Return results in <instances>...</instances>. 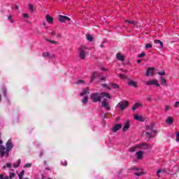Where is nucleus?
I'll list each match as a JSON object with an SVG mask.
<instances>
[{
	"mask_svg": "<svg viewBox=\"0 0 179 179\" xmlns=\"http://www.w3.org/2000/svg\"><path fill=\"white\" fill-rule=\"evenodd\" d=\"M101 99H103L102 101V107H103L105 110H110V104H108V100H110L111 99V95H110V94L107 92H94L90 95V99L92 101H94V103H99V101H101Z\"/></svg>",
	"mask_w": 179,
	"mask_h": 179,
	"instance_id": "f257e3e1",
	"label": "nucleus"
},
{
	"mask_svg": "<svg viewBox=\"0 0 179 179\" xmlns=\"http://www.w3.org/2000/svg\"><path fill=\"white\" fill-rule=\"evenodd\" d=\"M6 148L3 145H0V155L1 157H3L5 155L8 156L9 151L13 148V144H12V140L9 139L6 145Z\"/></svg>",
	"mask_w": 179,
	"mask_h": 179,
	"instance_id": "f03ea898",
	"label": "nucleus"
},
{
	"mask_svg": "<svg viewBox=\"0 0 179 179\" xmlns=\"http://www.w3.org/2000/svg\"><path fill=\"white\" fill-rule=\"evenodd\" d=\"M86 50H89V48L83 45H80L78 48L79 57L82 60L86 59V55L89 54V52H87Z\"/></svg>",
	"mask_w": 179,
	"mask_h": 179,
	"instance_id": "7ed1b4c3",
	"label": "nucleus"
},
{
	"mask_svg": "<svg viewBox=\"0 0 179 179\" xmlns=\"http://www.w3.org/2000/svg\"><path fill=\"white\" fill-rule=\"evenodd\" d=\"M156 134H157V131L154 130L152 126H147L146 131L143 133V135L147 136V138H153Z\"/></svg>",
	"mask_w": 179,
	"mask_h": 179,
	"instance_id": "20e7f679",
	"label": "nucleus"
},
{
	"mask_svg": "<svg viewBox=\"0 0 179 179\" xmlns=\"http://www.w3.org/2000/svg\"><path fill=\"white\" fill-rule=\"evenodd\" d=\"M150 145L148 143H141L138 145H136L134 147L131 148V152H134L135 149H141L142 150H146L148 149H150Z\"/></svg>",
	"mask_w": 179,
	"mask_h": 179,
	"instance_id": "39448f33",
	"label": "nucleus"
},
{
	"mask_svg": "<svg viewBox=\"0 0 179 179\" xmlns=\"http://www.w3.org/2000/svg\"><path fill=\"white\" fill-rule=\"evenodd\" d=\"M147 86H156L157 87H160V84H159V81L157 79H152L147 81L145 83Z\"/></svg>",
	"mask_w": 179,
	"mask_h": 179,
	"instance_id": "423d86ee",
	"label": "nucleus"
},
{
	"mask_svg": "<svg viewBox=\"0 0 179 179\" xmlns=\"http://www.w3.org/2000/svg\"><path fill=\"white\" fill-rule=\"evenodd\" d=\"M128 106H129L128 101H123L120 102L117 104V107H119V108H120V110H125V108H127V107H128Z\"/></svg>",
	"mask_w": 179,
	"mask_h": 179,
	"instance_id": "0eeeda50",
	"label": "nucleus"
},
{
	"mask_svg": "<svg viewBox=\"0 0 179 179\" xmlns=\"http://www.w3.org/2000/svg\"><path fill=\"white\" fill-rule=\"evenodd\" d=\"M129 128H131V121L127 120L123 124V127H122L123 132H127V131H128Z\"/></svg>",
	"mask_w": 179,
	"mask_h": 179,
	"instance_id": "6e6552de",
	"label": "nucleus"
},
{
	"mask_svg": "<svg viewBox=\"0 0 179 179\" xmlns=\"http://www.w3.org/2000/svg\"><path fill=\"white\" fill-rule=\"evenodd\" d=\"M131 170H136V171H138L136 173H134V176H137V177H141V176H143L145 174L143 171L139 170L138 168L133 167L131 169Z\"/></svg>",
	"mask_w": 179,
	"mask_h": 179,
	"instance_id": "1a4fd4ad",
	"label": "nucleus"
},
{
	"mask_svg": "<svg viewBox=\"0 0 179 179\" xmlns=\"http://www.w3.org/2000/svg\"><path fill=\"white\" fill-rule=\"evenodd\" d=\"M101 76V73L97 72V71H94L92 75H91V80L90 82H93L96 78H100Z\"/></svg>",
	"mask_w": 179,
	"mask_h": 179,
	"instance_id": "9d476101",
	"label": "nucleus"
},
{
	"mask_svg": "<svg viewBox=\"0 0 179 179\" xmlns=\"http://www.w3.org/2000/svg\"><path fill=\"white\" fill-rule=\"evenodd\" d=\"M155 74V68L149 67L146 71V76H153Z\"/></svg>",
	"mask_w": 179,
	"mask_h": 179,
	"instance_id": "9b49d317",
	"label": "nucleus"
},
{
	"mask_svg": "<svg viewBox=\"0 0 179 179\" xmlns=\"http://www.w3.org/2000/svg\"><path fill=\"white\" fill-rule=\"evenodd\" d=\"M59 20L62 23H64L65 22H66V20L70 21L71 18H69V17L65 16V15H59Z\"/></svg>",
	"mask_w": 179,
	"mask_h": 179,
	"instance_id": "f8f14e48",
	"label": "nucleus"
},
{
	"mask_svg": "<svg viewBox=\"0 0 179 179\" xmlns=\"http://www.w3.org/2000/svg\"><path fill=\"white\" fill-rule=\"evenodd\" d=\"M42 57H43V58L52 59L55 57V55L54 54H50L48 52H45L42 54Z\"/></svg>",
	"mask_w": 179,
	"mask_h": 179,
	"instance_id": "ddd939ff",
	"label": "nucleus"
},
{
	"mask_svg": "<svg viewBox=\"0 0 179 179\" xmlns=\"http://www.w3.org/2000/svg\"><path fill=\"white\" fill-rule=\"evenodd\" d=\"M134 120H136V121L143 122V121H145V117L142 115H134Z\"/></svg>",
	"mask_w": 179,
	"mask_h": 179,
	"instance_id": "4468645a",
	"label": "nucleus"
},
{
	"mask_svg": "<svg viewBox=\"0 0 179 179\" xmlns=\"http://www.w3.org/2000/svg\"><path fill=\"white\" fill-rule=\"evenodd\" d=\"M122 128V124H117L113 127L112 129L113 132H117V131L121 129Z\"/></svg>",
	"mask_w": 179,
	"mask_h": 179,
	"instance_id": "2eb2a0df",
	"label": "nucleus"
},
{
	"mask_svg": "<svg viewBox=\"0 0 179 179\" xmlns=\"http://www.w3.org/2000/svg\"><path fill=\"white\" fill-rule=\"evenodd\" d=\"M136 157L138 159V160H141L143 157V151H138L137 152H136Z\"/></svg>",
	"mask_w": 179,
	"mask_h": 179,
	"instance_id": "dca6fc26",
	"label": "nucleus"
},
{
	"mask_svg": "<svg viewBox=\"0 0 179 179\" xmlns=\"http://www.w3.org/2000/svg\"><path fill=\"white\" fill-rule=\"evenodd\" d=\"M160 84L162 86H167V80H166V78H164L163 76L160 77Z\"/></svg>",
	"mask_w": 179,
	"mask_h": 179,
	"instance_id": "f3484780",
	"label": "nucleus"
},
{
	"mask_svg": "<svg viewBox=\"0 0 179 179\" xmlns=\"http://www.w3.org/2000/svg\"><path fill=\"white\" fill-rule=\"evenodd\" d=\"M46 21L48 22V23H49V24H52V23H54V18L48 15H46Z\"/></svg>",
	"mask_w": 179,
	"mask_h": 179,
	"instance_id": "a211bd4d",
	"label": "nucleus"
},
{
	"mask_svg": "<svg viewBox=\"0 0 179 179\" xmlns=\"http://www.w3.org/2000/svg\"><path fill=\"white\" fill-rule=\"evenodd\" d=\"M116 57H117V59H118V61H124L125 60V57L121 53H117L116 55Z\"/></svg>",
	"mask_w": 179,
	"mask_h": 179,
	"instance_id": "6ab92c4d",
	"label": "nucleus"
},
{
	"mask_svg": "<svg viewBox=\"0 0 179 179\" xmlns=\"http://www.w3.org/2000/svg\"><path fill=\"white\" fill-rule=\"evenodd\" d=\"M128 85L132 87H138V83L133 80H129Z\"/></svg>",
	"mask_w": 179,
	"mask_h": 179,
	"instance_id": "aec40b11",
	"label": "nucleus"
},
{
	"mask_svg": "<svg viewBox=\"0 0 179 179\" xmlns=\"http://www.w3.org/2000/svg\"><path fill=\"white\" fill-rule=\"evenodd\" d=\"M174 122V119H173V117H169L166 119V124H168V125H171V124H173Z\"/></svg>",
	"mask_w": 179,
	"mask_h": 179,
	"instance_id": "412c9836",
	"label": "nucleus"
},
{
	"mask_svg": "<svg viewBox=\"0 0 179 179\" xmlns=\"http://www.w3.org/2000/svg\"><path fill=\"white\" fill-rule=\"evenodd\" d=\"M139 107H142V103H136L132 107V110L135 111V110L139 108Z\"/></svg>",
	"mask_w": 179,
	"mask_h": 179,
	"instance_id": "4be33fe9",
	"label": "nucleus"
},
{
	"mask_svg": "<svg viewBox=\"0 0 179 179\" xmlns=\"http://www.w3.org/2000/svg\"><path fill=\"white\" fill-rule=\"evenodd\" d=\"M89 88H86L83 91V92L80 94V96H86L87 94H89Z\"/></svg>",
	"mask_w": 179,
	"mask_h": 179,
	"instance_id": "5701e85b",
	"label": "nucleus"
},
{
	"mask_svg": "<svg viewBox=\"0 0 179 179\" xmlns=\"http://www.w3.org/2000/svg\"><path fill=\"white\" fill-rule=\"evenodd\" d=\"M20 163H22V160L18 159L17 161V164H13L14 169H17V167H19L20 166Z\"/></svg>",
	"mask_w": 179,
	"mask_h": 179,
	"instance_id": "b1692460",
	"label": "nucleus"
},
{
	"mask_svg": "<svg viewBox=\"0 0 179 179\" xmlns=\"http://www.w3.org/2000/svg\"><path fill=\"white\" fill-rule=\"evenodd\" d=\"M86 38L88 41H93V36L89 34L86 35Z\"/></svg>",
	"mask_w": 179,
	"mask_h": 179,
	"instance_id": "393cba45",
	"label": "nucleus"
},
{
	"mask_svg": "<svg viewBox=\"0 0 179 179\" xmlns=\"http://www.w3.org/2000/svg\"><path fill=\"white\" fill-rule=\"evenodd\" d=\"M160 173H166V169H158L156 172V173L157 174L158 177H160Z\"/></svg>",
	"mask_w": 179,
	"mask_h": 179,
	"instance_id": "a878e982",
	"label": "nucleus"
},
{
	"mask_svg": "<svg viewBox=\"0 0 179 179\" xmlns=\"http://www.w3.org/2000/svg\"><path fill=\"white\" fill-rule=\"evenodd\" d=\"M46 41H48V43H50V44H55V45L58 44V41H54V40L46 39Z\"/></svg>",
	"mask_w": 179,
	"mask_h": 179,
	"instance_id": "bb28decb",
	"label": "nucleus"
},
{
	"mask_svg": "<svg viewBox=\"0 0 179 179\" xmlns=\"http://www.w3.org/2000/svg\"><path fill=\"white\" fill-rule=\"evenodd\" d=\"M23 176H24V170H22L19 174L18 177L20 179H23Z\"/></svg>",
	"mask_w": 179,
	"mask_h": 179,
	"instance_id": "cd10ccee",
	"label": "nucleus"
},
{
	"mask_svg": "<svg viewBox=\"0 0 179 179\" xmlns=\"http://www.w3.org/2000/svg\"><path fill=\"white\" fill-rule=\"evenodd\" d=\"M154 43L155 44H160V47L163 48V42L160 41L159 40H155Z\"/></svg>",
	"mask_w": 179,
	"mask_h": 179,
	"instance_id": "c85d7f7f",
	"label": "nucleus"
},
{
	"mask_svg": "<svg viewBox=\"0 0 179 179\" xmlns=\"http://www.w3.org/2000/svg\"><path fill=\"white\" fill-rule=\"evenodd\" d=\"M77 85H85V80H78L76 82Z\"/></svg>",
	"mask_w": 179,
	"mask_h": 179,
	"instance_id": "c756f323",
	"label": "nucleus"
},
{
	"mask_svg": "<svg viewBox=\"0 0 179 179\" xmlns=\"http://www.w3.org/2000/svg\"><path fill=\"white\" fill-rule=\"evenodd\" d=\"M143 57H146V53H145L144 52H143L141 54L138 55V58H143Z\"/></svg>",
	"mask_w": 179,
	"mask_h": 179,
	"instance_id": "7c9ffc66",
	"label": "nucleus"
},
{
	"mask_svg": "<svg viewBox=\"0 0 179 179\" xmlns=\"http://www.w3.org/2000/svg\"><path fill=\"white\" fill-rule=\"evenodd\" d=\"M110 86H111L113 89H118V88L120 87V86H118V85L114 84V83L110 84Z\"/></svg>",
	"mask_w": 179,
	"mask_h": 179,
	"instance_id": "2f4dec72",
	"label": "nucleus"
},
{
	"mask_svg": "<svg viewBox=\"0 0 179 179\" xmlns=\"http://www.w3.org/2000/svg\"><path fill=\"white\" fill-rule=\"evenodd\" d=\"M175 137H176V141L179 142V132L176 133Z\"/></svg>",
	"mask_w": 179,
	"mask_h": 179,
	"instance_id": "473e14b6",
	"label": "nucleus"
},
{
	"mask_svg": "<svg viewBox=\"0 0 179 179\" xmlns=\"http://www.w3.org/2000/svg\"><path fill=\"white\" fill-rule=\"evenodd\" d=\"M56 37H57V38H62V34L61 33L58 32L57 34H56Z\"/></svg>",
	"mask_w": 179,
	"mask_h": 179,
	"instance_id": "72a5a7b5",
	"label": "nucleus"
},
{
	"mask_svg": "<svg viewBox=\"0 0 179 179\" xmlns=\"http://www.w3.org/2000/svg\"><path fill=\"white\" fill-rule=\"evenodd\" d=\"M119 77L120 79H127V76H125L124 74H120Z\"/></svg>",
	"mask_w": 179,
	"mask_h": 179,
	"instance_id": "f704fd0d",
	"label": "nucleus"
},
{
	"mask_svg": "<svg viewBox=\"0 0 179 179\" xmlns=\"http://www.w3.org/2000/svg\"><path fill=\"white\" fill-rule=\"evenodd\" d=\"M87 100H88L87 96H85V97L83 99V103L84 104H86V103H87Z\"/></svg>",
	"mask_w": 179,
	"mask_h": 179,
	"instance_id": "c9c22d12",
	"label": "nucleus"
},
{
	"mask_svg": "<svg viewBox=\"0 0 179 179\" xmlns=\"http://www.w3.org/2000/svg\"><path fill=\"white\" fill-rule=\"evenodd\" d=\"M148 48H152V44L148 43L145 45V49L148 50Z\"/></svg>",
	"mask_w": 179,
	"mask_h": 179,
	"instance_id": "e433bc0d",
	"label": "nucleus"
},
{
	"mask_svg": "<svg viewBox=\"0 0 179 179\" xmlns=\"http://www.w3.org/2000/svg\"><path fill=\"white\" fill-rule=\"evenodd\" d=\"M30 167H31V164H30V163L26 164L24 165V168L29 169V168H30Z\"/></svg>",
	"mask_w": 179,
	"mask_h": 179,
	"instance_id": "4c0bfd02",
	"label": "nucleus"
},
{
	"mask_svg": "<svg viewBox=\"0 0 179 179\" xmlns=\"http://www.w3.org/2000/svg\"><path fill=\"white\" fill-rule=\"evenodd\" d=\"M126 23H130L132 24H136V22L126 20Z\"/></svg>",
	"mask_w": 179,
	"mask_h": 179,
	"instance_id": "58836bf2",
	"label": "nucleus"
},
{
	"mask_svg": "<svg viewBox=\"0 0 179 179\" xmlns=\"http://www.w3.org/2000/svg\"><path fill=\"white\" fill-rule=\"evenodd\" d=\"M51 36H57V31H55V30L52 31L50 32Z\"/></svg>",
	"mask_w": 179,
	"mask_h": 179,
	"instance_id": "ea45409f",
	"label": "nucleus"
},
{
	"mask_svg": "<svg viewBox=\"0 0 179 179\" xmlns=\"http://www.w3.org/2000/svg\"><path fill=\"white\" fill-rule=\"evenodd\" d=\"M158 75H160V76H163L166 75V72H164V71L159 72Z\"/></svg>",
	"mask_w": 179,
	"mask_h": 179,
	"instance_id": "a19ab883",
	"label": "nucleus"
},
{
	"mask_svg": "<svg viewBox=\"0 0 179 179\" xmlns=\"http://www.w3.org/2000/svg\"><path fill=\"white\" fill-rule=\"evenodd\" d=\"M8 20H10V23H13V20H12V16L8 15Z\"/></svg>",
	"mask_w": 179,
	"mask_h": 179,
	"instance_id": "79ce46f5",
	"label": "nucleus"
},
{
	"mask_svg": "<svg viewBox=\"0 0 179 179\" xmlns=\"http://www.w3.org/2000/svg\"><path fill=\"white\" fill-rule=\"evenodd\" d=\"M169 110H170V106L169 105L165 106V111H169Z\"/></svg>",
	"mask_w": 179,
	"mask_h": 179,
	"instance_id": "37998d69",
	"label": "nucleus"
},
{
	"mask_svg": "<svg viewBox=\"0 0 179 179\" xmlns=\"http://www.w3.org/2000/svg\"><path fill=\"white\" fill-rule=\"evenodd\" d=\"M68 164V162L66 161H62V166H66Z\"/></svg>",
	"mask_w": 179,
	"mask_h": 179,
	"instance_id": "c03bdc74",
	"label": "nucleus"
},
{
	"mask_svg": "<svg viewBox=\"0 0 179 179\" xmlns=\"http://www.w3.org/2000/svg\"><path fill=\"white\" fill-rule=\"evenodd\" d=\"M23 17H24L25 19L29 18V14H27V13H24V14H23Z\"/></svg>",
	"mask_w": 179,
	"mask_h": 179,
	"instance_id": "a18cd8bd",
	"label": "nucleus"
},
{
	"mask_svg": "<svg viewBox=\"0 0 179 179\" xmlns=\"http://www.w3.org/2000/svg\"><path fill=\"white\" fill-rule=\"evenodd\" d=\"M15 178V173H10V178Z\"/></svg>",
	"mask_w": 179,
	"mask_h": 179,
	"instance_id": "49530a36",
	"label": "nucleus"
},
{
	"mask_svg": "<svg viewBox=\"0 0 179 179\" xmlns=\"http://www.w3.org/2000/svg\"><path fill=\"white\" fill-rule=\"evenodd\" d=\"M6 166H7L8 169H11V167H12V164L8 163V164H6Z\"/></svg>",
	"mask_w": 179,
	"mask_h": 179,
	"instance_id": "de8ad7c7",
	"label": "nucleus"
},
{
	"mask_svg": "<svg viewBox=\"0 0 179 179\" xmlns=\"http://www.w3.org/2000/svg\"><path fill=\"white\" fill-rule=\"evenodd\" d=\"M175 107H176V108H177V107H179V101H176L175 103Z\"/></svg>",
	"mask_w": 179,
	"mask_h": 179,
	"instance_id": "09e8293b",
	"label": "nucleus"
},
{
	"mask_svg": "<svg viewBox=\"0 0 179 179\" xmlns=\"http://www.w3.org/2000/svg\"><path fill=\"white\" fill-rule=\"evenodd\" d=\"M29 8L30 10H33V5L29 4Z\"/></svg>",
	"mask_w": 179,
	"mask_h": 179,
	"instance_id": "8fccbe9b",
	"label": "nucleus"
},
{
	"mask_svg": "<svg viewBox=\"0 0 179 179\" xmlns=\"http://www.w3.org/2000/svg\"><path fill=\"white\" fill-rule=\"evenodd\" d=\"M3 94L6 96V90H3Z\"/></svg>",
	"mask_w": 179,
	"mask_h": 179,
	"instance_id": "3c124183",
	"label": "nucleus"
},
{
	"mask_svg": "<svg viewBox=\"0 0 179 179\" xmlns=\"http://www.w3.org/2000/svg\"><path fill=\"white\" fill-rule=\"evenodd\" d=\"M13 9L17 10L19 9V6H15L14 8H13Z\"/></svg>",
	"mask_w": 179,
	"mask_h": 179,
	"instance_id": "603ef678",
	"label": "nucleus"
},
{
	"mask_svg": "<svg viewBox=\"0 0 179 179\" xmlns=\"http://www.w3.org/2000/svg\"><path fill=\"white\" fill-rule=\"evenodd\" d=\"M106 80V77H102L101 78V82H103V80Z\"/></svg>",
	"mask_w": 179,
	"mask_h": 179,
	"instance_id": "864d4df0",
	"label": "nucleus"
},
{
	"mask_svg": "<svg viewBox=\"0 0 179 179\" xmlns=\"http://www.w3.org/2000/svg\"><path fill=\"white\" fill-rule=\"evenodd\" d=\"M100 47H101V48H103L104 47V43H101V44L100 45Z\"/></svg>",
	"mask_w": 179,
	"mask_h": 179,
	"instance_id": "5fc2aeb1",
	"label": "nucleus"
},
{
	"mask_svg": "<svg viewBox=\"0 0 179 179\" xmlns=\"http://www.w3.org/2000/svg\"><path fill=\"white\" fill-rule=\"evenodd\" d=\"M141 62H142V60H141V59L137 60V64H141Z\"/></svg>",
	"mask_w": 179,
	"mask_h": 179,
	"instance_id": "6e6d98bb",
	"label": "nucleus"
},
{
	"mask_svg": "<svg viewBox=\"0 0 179 179\" xmlns=\"http://www.w3.org/2000/svg\"><path fill=\"white\" fill-rule=\"evenodd\" d=\"M102 70H103V71H108L107 69H105V68H103Z\"/></svg>",
	"mask_w": 179,
	"mask_h": 179,
	"instance_id": "4d7b16f0",
	"label": "nucleus"
},
{
	"mask_svg": "<svg viewBox=\"0 0 179 179\" xmlns=\"http://www.w3.org/2000/svg\"><path fill=\"white\" fill-rule=\"evenodd\" d=\"M103 87H107V85H106V84H103Z\"/></svg>",
	"mask_w": 179,
	"mask_h": 179,
	"instance_id": "13d9d810",
	"label": "nucleus"
},
{
	"mask_svg": "<svg viewBox=\"0 0 179 179\" xmlns=\"http://www.w3.org/2000/svg\"><path fill=\"white\" fill-rule=\"evenodd\" d=\"M116 121H120V117H117Z\"/></svg>",
	"mask_w": 179,
	"mask_h": 179,
	"instance_id": "bf43d9fd",
	"label": "nucleus"
},
{
	"mask_svg": "<svg viewBox=\"0 0 179 179\" xmlns=\"http://www.w3.org/2000/svg\"><path fill=\"white\" fill-rule=\"evenodd\" d=\"M46 24H46L45 22H43V26H46Z\"/></svg>",
	"mask_w": 179,
	"mask_h": 179,
	"instance_id": "052dcab7",
	"label": "nucleus"
},
{
	"mask_svg": "<svg viewBox=\"0 0 179 179\" xmlns=\"http://www.w3.org/2000/svg\"><path fill=\"white\" fill-rule=\"evenodd\" d=\"M2 100V95H0V101Z\"/></svg>",
	"mask_w": 179,
	"mask_h": 179,
	"instance_id": "680f3d73",
	"label": "nucleus"
},
{
	"mask_svg": "<svg viewBox=\"0 0 179 179\" xmlns=\"http://www.w3.org/2000/svg\"><path fill=\"white\" fill-rule=\"evenodd\" d=\"M45 29H48V27H45Z\"/></svg>",
	"mask_w": 179,
	"mask_h": 179,
	"instance_id": "e2e57ef3",
	"label": "nucleus"
},
{
	"mask_svg": "<svg viewBox=\"0 0 179 179\" xmlns=\"http://www.w3.org/2000/svg\"><path fill=\"white\" fill-rule=\"evenodd\" d=\"M3 169H6V166H3Z\"/></svg>",
	"mask_w": 179,
	"mask_h": 179,
	"instance_id": "0e129e2a",
	"label": "nucleus"
},
{
	"mask_svg": "<svg viewBox=\"0 0 179 179\" xmlns=\"http://www.w3.org/2000/svg\"><path fill=\"white\" fill-rule=\"evenodd\" d=\"M1 143H2V141H0V145H1Z\"/></svg>",
	"mask_w": 179,
	"mask_h": 179,
	"instance_id": "69168bd1",
	"label": "nucleus"
},
{
	"mask_svg": "<svg viewBox=\"0 0 179 179\" xmlns=\"http://www.w3.org/2000/svg\"><path fill=\"white\" fill-rule=\"evenodd\" d=\"M48 179H52V178H48Z\"/></svg>",
	"mask_w": 179,
	"mask_h": 179,
	"instance_id": "338daca9",
	"label": "nucleus"
},
{
	"mask_svg": "<svg viewBox=\"0 0 179 179\" xmlns=\"http://www.w3.org/2000/svg\"><path fill=\"white\" fill-rule=\"evenodd\" d=\"M24 179H27V178H24Z\"/></svg>",
	"mask_w": 179,
	"mask_h": 179,
	"instance_id": "774afa93",
	"label": "nucleus"
}]
</instances>
